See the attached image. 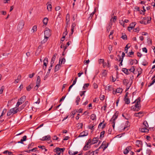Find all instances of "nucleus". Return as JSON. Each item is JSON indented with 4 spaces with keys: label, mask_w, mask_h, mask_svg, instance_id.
<instances>
[{
    "label": "nucleus",
    "mask_w": 155,
    "mask_h": 155,
    "mask_svg": "<svg viewBox=\"0 0 155 155\" xmlns=\"http://www.w3.org/2000/svg\"><path fill=\"white\" fill-rule=\"evenodd\" d=\"M28 101H25V103L24 104H22L21 106V107L19 108L21 109V110H22V109H23L24 108V107H25V106L27 105L28 104Z\"/></svg>",
    "instance_id": "dca6fc26"
},
{
    "label": "nucleus",
    "mask_w": 155,
    "mask_h": 155,
    "mask_svg": "<svg viewBox=\"0 0 155 155\" xmlns=\"http://www.w3.org/2000/svg\"><path fill=\"white\" fill-rule=\"evenodd\" d=\"M90 148V145H87V144H86L83 148V150H87Z\"/></svg>",
    "instance_id": "412c9836"
},
{
    "label": "nucleus",
    "mask_w": 155,
    "mask_h": 155,
    "mask_svg": "<svg viewBox=\"0 0 155 155\" xmlns=\"http://www.w3.org/2000/svg\"><path fill=\"white\" fill-rule=\"evenodd\" d=\"M32 85L31 84H30L28 87H26V89L27 91H29L32 88Z\"/></svg>",
    "instance_id": "e433bc0d"
},
{
    "label": "nucleus",
    "mask_w": 155,
    "mask_h": 155,
    "mask_svg": "<svg viewBox=\"0 0 155 155\" xmlns=\"http://www.w3.org/2000/svg\"><path fill=\"white\" fill-rule=\"evenodd\" d=\"M60 67L61 66L60 64H57L55 67L54 70L55 72H56L58 71L60 69Z\"/></svg>",
    "instance_id": "a211bd4d"
},
{
    "label": "nucleus",
    "mask_w": 155,
    "mask_h": 155,
    "mask_svg": "<svg viewBox=\"0 0 155 155\" xmlns=\"http://www.w3.org/2000/svg\"><path fill=\"white\" fill-rule=\"evenodd\" d=\"M48 39H44L43 41H42L41 42V44L42 45L43 44H44L48 40Z\"/></svg>",
    "instance_id": "de8ad7c7"
},
{
    "label": "nucleus",
    "mask_w": 155,
    "mask_h": 155,
    "mask_svg": "<svg viewBox=\"0 0 155 155\" xmlns=\"http://www.w3.org/2000/svg\"><path fill=\"white\" fill-rule=\"evenodd\" d=\"M105 96L104 95H102L100 97V99L101 101H103L104 99Z\"/></svg>",
    "instance_id": "bf43d9fd"
},
{
    "label": "nucleus",
    "mask_w": 155,
    "mask_h": 155,
    "mask_svg": "<svg viewBox=\"0 0 155 155\" xmlns=\"http://www.w3.org/2000/svg\"><path fill=\"white\" fill-rule=\"evenodd\" d=\"M125 54L124 53V52H123L122 53V54L121 58V56H120L119 55H118L117 56L118 57H119L120 59L122 60V59H123V58H124V57L125 56Z\"/></svg>",
    "instance_id": "2f4dec72"
},
{
    "label": "nucleus",
    "mask_w": 155,
    "mask_h": 155,
    "mask_svg": "<svg viewBox=\"0 0 155 155\" xmlns=\"http://www.w3.org/2000/svg\"><path fill=\"white\" fill-rule=\"evenodd\" d=\"M143 124L145 126V127H148V125L146 121H144L143 123Z\"/></svg>",
    "instance_id": "79ce46f5"
},
{
    "label": "nucleus",
    "mask_w": 155,
    "mask_h": 155,
    "mask_svg": "<svg viewBox=\"0 0 155 155\" xmlns=\"http://www.w3.org/2000/svg\"><path fill=\"white\" fill-rule=\"evenodd\" d=\"M6 111H7V110L6 109H4L2 113V114L1 115V116H2L4 115L5 114V113L6 112Z\"/></svg>",
    "instance_id": "09e8293b"
},
{
    "label": "nucleus",
    "mask_w": 155,
    "mask_h": 155,
    "mask_svg": "<svg viewBox=\"0 0 155 155\" xmlns=\"http://www.w3.org/2000/svg\"><path fill=\"white\" fill-rule=\"evenodd\" d=\"M21 78V76L20 75H19L17 77V79L15 80V83H18V81L20 80Z\"/></svg>",
    "instance_id": "c85d7f7f"
},
{
    "label": "nucleus",
    "mask_w": 155,
    "mask_h": 155,
    "mask_svg": "<svg viewBox=\"0 0 155 155\" xmlns=\"http://www.w3.org/2000/svg\"><path fill=\"white\" fill-rule=\"evenodd\" d=\"M123 91V89L122 88L119 87L117 88L116 90V92H117V93H121Z\"/></svg>",
    "instance_id": "393cba45"
},
{
    "label": "nucleus",
    "mask_w": 155,
    "mask_h": 155,
    "mask_svg": "<svg viewBox=\"0 0 155 155\" xmlns=\"http://www.w3.org/2000/svg\"><path fill=\"white\" fill-rule=\"evenodd\" d=\"M94 152L91 150L87 151L84 153V155H94Z\"/></svg>",
    "instance_id": "ddd939ff"
},
{
    "label": "nucleus",
    "mask_w": 155,
    "mask_h": 155,
    "mask_svg": "<svg viewBox=\"0 0 155 155\" xmlns=\"http://www.w3.org/2000/svg\"><path fill=\"white\" fill-rule=\"evenodd\" d=\"M37 27L36 25H34L33 27L32 30L33 31V32H34L35 31H37Z\"/></svg>",
    "instance_id": "c03bdc74"
},
{
    "label": "nucleus",
    "mask_w": 155,
    "mask_h": 155,
    "mask_svg": "<svg viewBox=\"0 0 155 155\" xmlns=\"http://www.w3.org/2000/svg\"><path fill=\"white\" fill-rule=\"evenodd\" d=\"M131 146H129L126 147L125 150L124 151V153L126 154L128 153L129 152V150H130L131 149Z\"/></svg>",
    "instance_id": "1a4fd4ad"
},
{
    "label": "nucleus",
    "mask_w": 155,
    "mask_h": 155,
    "mask_svg": "<svg viewBox=\"0 0 155 155\" xmlns=\"http://www.w3.org/2000/svg\"><path fill=\"white\" fill-rule=\"evenodd\" d=\"M52 8V7L51 4H48L47 7V8L48 10L51 11Z\"/></svg>",
    "instance_id": "7c9ffc66"
},
{
    "label": "nucleus",
    "mask_w": 155,
    "mask_h": 155,
    "mask_svg": "<svg viewBox=\"0 0 155 155\" xmlns=\"http://www.w3.org/2000/svg\"><path fill=\"white\" fill-rule=\"evenodd\" d=\"M25 22L23 20L20 21L18 24L17 27L18 30V31H20L24 27Z\"/></svg>",
    "instance_id": "f257e3e1"
},
{
    "label": "nucleus",
    "mask_w": 155,
    "mask_h": 155,
    "mask_svg": "<svg viewBox=\"0 0 155 155\" xmlns=\"http://www.w3.org/2000/svg\"><path fill=\"white\" fill-rule=\"evenodd\" d=\"M88 134L87 132L86 133L85 131H83L78 136V137H84L87 135Z\"/></svg>",
    "instance_id": "0eeeda50"
},
{
    "label": "nucleus",
    "mask_w": 155,
    "mask_h": 155,
    "mask_svg": "<svg viewBox=\"0 0 155 155\" xmlns=\"http://www.w3.org/2000/svg\"><path fill=\"white\" fill-rule=\"evenodd\" d=\"M128 45L129 44H127L125 48L124 51L126 53L127 52L128 49L130 47V46H129Z\"/></svg>",
    "instance_id": "72a5a7b5"
},
{
    "label": "nucleus",
    "mask_w": 155,
    "mask_h": 155,
    "mask_svg": "<svg viewBox=\"0 0 155 155\" xmlns=\"http://www.w3.org/2000/svg\"><path fill=\"white\" fill-rule=\"evenodd\" d=\"M129 71H130L131 72H132L134 73V72L135 71V69L134 66H132L131 68L129 69Z\"/></svg>",
    "instance_id": "49530a36"
},
{
    "label": "nucleus",
    "mask_w": 155,
    "mask_h": 155,
    "mask_svg": "<svg viewBox=\"0 0 155 155\" xmlns=\"http://www.w3.org/2000/svg\"><path fill=\"white\" fill-rule=\"evenodd\" d=\"M49 74L48 73H47L46 75L44 77V80H45L48 77V76L49 75Z\"/></svg>",
    "instance_id": "4d7b16f0"
},
{
    "label": "nucleus",
    "mask_w": 155,
    "mask_h": 155,
    "mask_svg": "<svg viewBox=\"0 0 155 155\" xmlns=\"http://www.w3.org/2000/svg\"><path fill=\"white\" fill-rule=\"evenodd\" d=\"M70 15L69 14H67L66 16V21H68V22H69L70 21Z\"/></svg>",
    "instance_id": "58836bf2"
},
{
    "label": "nucleus",
    "mask_w": 155,
    "mask_h": 155,
    "mask_svg": "<svg viewBox=\"0 0 155 155\" xmlns=\"http://www.w3.org/2000/svg\"><path fill=\"white\" fill-rule=\"evenodd\" d=\"M112 25V22H110L109 23V26L107 27V28H108L109 29H110Z\"/></svg>",
    "instance_id": "6e6d98bb"
},
{
    "label": "nucleus",
    "mask_w": 155,
    "mask_h": 155,
    "mask_svg": "<svg viewBox=\"0 0 155 155\" xmlns=\"http://www.w3.org/2000/svg\"><path fill=\"white\" fill-rule=\"evenodd\" d=\"M131 110H133L134 111H138V109H136L135 107H133V106L131 107Z\"/></svg>",
    "instance_id": "5fc2aeb1"
},
{
    "label": "nucleus",
    "mask_w": 155,
    "mask_h": 155,
    "mask_svg": "<svg viewBox=\"0 0 155 155\" xmlns=\"http://www.w3.org/2000/svg\"><path fill=\"white\" fill-rule=\"evenodd\" d=\"M55 58L52 57V58H51V64H53L54 63V61L55 60Z\"/></svg>",
    "instance_id": "a18cd8bd"
},
{
    "label": "nucleus",
    "mask_w": 155,
    "mask_h": 155,
    "mask_svg": "<svg viewBox=\"0 0 155 155\" xmlns=\"http://www.w3.org/2000/svg\"><path fill=\"white\" fill-rule=\"evenodd\" d=\"M109 145V143H107L106 141H104L101 144V145L99 147L98 149H100L101 148H103V150H104Z\"/></svg>",
    "instance_id": "39448f33"
},
{
    "label": "nucleus",
    "mask_w": 155,
    "mask_h": 155,
    "mask_svg": "<svg viewBox=\"0 0 155 155\" xmlns=\"http://www.w3.org/2000/svg\"><path fill=\"white\" fill-rule=\"evenodd\" d=\"M44 37L45 39H48L50 36L51 34L49 29L45 30L44 31Z\"/></svg>",
    "instance_id": "7ed1b4c3"
},
{
    "label": "nucleus",
    "mask_w": 155,
    "mask_h": 155,
    "mask_svg": "<svg viewBox=\"0 0 155 155\" xmlns=\"http://www.w3.org/2000/svg\"><path fill=\"white\" fill-rule=\"evenodd\" d=\"M48 21V18H45L43 20V23L44 24L46 25L47 24Z\"/></svg>",
    "instance_id": "bb28decb"
},
{
    "label": "nucleus",
    "mask_w": 155,
    "mask_h": 155,
    "mask_svg": "<svg viewBox=\"0 0 155 155\" xmlns=\"http://www.w3.org/2000/svg\"><path fill=\"white\" fill-rule=\"evenodd\" d=\"M39 86H40L36 84V86L34 87V90H37Z\"/></svg>",
    "instance_id": "680f3d73"
},
{
    "label": "nucleus",
    "mask_w": 155,
    "mask_h": 155,
    "mask_svg": "<svg viewBox=\"0 0 155 155\" xmlns=\"http://www.w3.org/2000/svg\"><path fill=\"white\" fill-rule=\"evenodd\" d=\"M134 107H135L136 108V109L137 108V109H138L139 110L140 109L141 106H140V105H139L138 104H137L136 103L135 106Z\"/></svg>",
    "instance_id": "473e14b6"
},
{
    "label": "nucleus",
    "mask_w": 155,
    "mask_h": 155,
    "mask_svg": "<svg viewBox=\"0 0 155 155\" xmlns=\"http://www.w3.org/2000/svg\"><path fill=\"white\" fill-rule=\"evenodd\" d=\"M3 89H4V86H2L1 88V89L0 90V94H2V93L3 91Z\"/></svg>",
    "instance_id": "052dcab7"
},
{
    "label": "nucleus",
    "mask_w": 155,
    "mask_h": 155,
    "mask_svg": "<svg viewBox=\"0 0 155 155\" xmlns=\"http://www.w3.org/2000/svg\"><path fill=\"white\" fill-rule=\"evenodd\" d=\"M65 148H60L59 147H56L54 149V151L56 152L58 155H60L61 152H63L65 150Z\"/></svg>",
    "instance_id": "20e7f679"
},
{
    "label": "nucleus",
    "mask_w": 155,
    "mask_h": 155,
    "mask_svg": "<svg viewBox=\"0 0 155 155\" xmlns=\"http://www.w3.org/2000/svg\"><path fill=\"white\" fill-rule=\"evenodd\" d=\"M118 115L116 114V113L114 114L113 116L112 117L110 120V121L112 122L111 124L112 125V126L113 127L114 129L115 126V120L117 118Z\"/></svg>",
    "instance_id": "f03ea898"
},
{
    "label": "nucleus",
    "mask_w": 155,
    "mask_h": 155,
    "mask_svg": "<svg viewBox=\"0 0 155 155\" xmlns=\"http://www.w3.org/2000/svg\"><path fill=\"white\" fill-rule=\"evenodd\" d=\"M77 77H76L75 78V79L74 80V81L73 82V84H72L73 85H74L76 84V81H77Z\"/></svg>",
    "instance_id": "338daca9"
},
{
    "label": "nucleus",
    "mask_w": 155,
    "mask_h": 155,
    "mask_svg": "<svg viewBox=\"0 0 155 155\" xmlns=\"http://www.w3.org/2000/svg\"><path fill=\"white\" fill-rule=\"evenodd\" d=\"M96 117L95 114H92L91 116V119L92 120H94L96 119Z\"/></svg>",
    "instance_id": "5701e85b"
},
{
    "label": "nucleus",
    "mask_w": 155,
    "mask_h": 155,
    "mask_svg": "<svg viewBox=\"0 0 155 155\" xmlns=\"http://www.w3.org/2000/svg\"><path fill=\"white\" fill-rule=\"evenodd\" d=\"M80 98L79 96H77L76 98V100L75 101L77 105H78L79 102L80 101Z\"/></svg>",
    "instance_id": "a878e982"
},
{
    "label": "nucleus",
    "mask_w": 155,
    "mask_h": 155,
    "mask_svg": "<svg viewBox=\"0 0 155 155\" xmlns=\"http://www.w3.org/2000/svg\"><path fill=\"white\" fill-rule=\"evenodd\" d=\"M121 38L123 39H127V36L125 34H122V36L121 37Z\"/></svg>",
    "instance_id": "37998d69"
},
{
    "label": "nucleus",
    "mask_w": 155,
    "mask_h": 155,
    "mask_svg": "<svg viewBox=\"0 0 155 155\" xmlns=\"http://www.w3.org/2000/svg\"><path fill=\"white\" fill-rule=\"evenodd\" d=\"M155 82V78L154 79L153 81H152L151 83L150 84H149L148 85V86L150 87L152 84H153Z\"/></svg>",
    "instance_id": "3c124183"
},
{
    "label": "nucleus",
    "mask_w": 155,
    "mask_h": 155,
    "mask_svg": "<svg viewBox=\"0 0 155 155\" xmlns=\"http://www.w3.org/2000/svg\"><path fill=\"white\" fill-rule=\"evenodd\" d=\"M124 100L126 104H128L130 103V100L128 98H124Z\"/></svg>",
    "instance_id": "c9c22d12"
},
{
    "label": "nucleus",
    "mask_w": 155,
    "mask_h": 155,
    "mask_svg": "<svg viewBox=\"0 0 155 155\" xmlns=\"http://www.w3.org/2000/svg\"><path fill=\"white\" fill-rule=\"evenodd\" d=\"M136 23L135 22H132L131 23L130 25V27H132V28H133L135 26Z\"/></svg>",
    "instance_id": "a19ab883"
},
{
    "label": "nucleus",
    "mask_w": 155,
    "mask_h": 155,
    "mask_svg": "<svg viewBox=\"0 0 155 155\" xmlns=\"http://www.w3.org/2000/svg\"><path fill=\"white\" fill-rule=\"evenodd\" d=\"M148 131V129L146 128H142L141 129V131L142 132H147Z\"/></svg>",
    "instance_id": "4be33fe9"
},
{
    "label": "nucleus",
    "mask_w": 155,
    "mask_h": 155,
    "mask_svg": "<svg viewBox=\"0 0 155 155\" xmlns=\"http://www.w3.org/2000/svg\"><path fill=\"white\" fill-rule=\"evenodd\" d=\"M143 51L147 53V50L146 47H144L142 48Z\"/></svg>",
    "instance_id": "13d9d810"
},
{
    "label": "nucleus",
    "mask_w": 155,
    "mask_h": 155,
    "mask_svg": "<svg viewBox=\"0 0 155 155\" xmlns=\"http://www.w3.org/2000/svg\"><path fill=\"white\" fill-rule=\"evenodd\" d=\"M26 97L25 96H23L20 99H18L23 103L26 100Z\"/></svg>",
    "instance_id": "aec40b11"
},
{
    "label": "nucleus",
    "mask_w": 155,
    "mask_h": 155,
    "mask_svg": "<svg viewBox=\"0 0 155 155\" xmlns=\"http://www.w3.org/2000/svg\"><path fill=\"white\" fill-rule=\"evenodd\" d=\"M51 139L50 136V135H47L46 136L42 138V140H49Z\"/></svg>",
    "instance_id": "9b49d317"
},
{
    "label": "nucleus",
    "mask_w": 155,
    "mask_h": 155,
    "mask_svg": "<svg viewBox=\"0 0 155 155\" xmlns=\"http://www.w3.org/2000/svg\"><path fill=\"white\" fill-rule=\"evenodd\" d=\"M48 62V58H45L44 61V65L45 67H47Z\"/></svg>",
    "instance_id": "6ab92c4d"
},
{
    "label": "nucleus",
    "mask_w": 155,
    "mask_h": 155,
    "mask_svg": "<svg viewBox=\"0 0 155 155\" xmlns=\"http://www.w3.org/2000/svg\"><path fill=\"white\" fill-rule=\"evenodd\" d=\"M90 143H91H91H92V141L91 139H90L88 140V142L86 143V144H87V145H88Z\"/></svg>",
    "instance_id": "8fccbe9b"
},
{
    "label": "nucleus",
    "mask_w": 155,
    "mask_h": 155,
    "mask_svg": "<svg viewBox=\"0 0 155 155\" xmlns=\"http://www.w3.org/2000/svg\"><path fill=\"white\" fill-rule=\"evenodd\" d=\"M143 114V112L140 111L137 113H135L134 114V116L136 117H142L143 116L142 114Z\"/></svg>",
    "instance_id": "423d86ee"
},
{
    "label": "nucleus",
    "mask_w": 155,
    "mask_h": 155,
    "mask_svg": "<svg viewBox=\"0 0 155 155\" xmlns=\"http://www.w3.org/2000/svg\"><path fill=\"white\" fill-rule=\"evenodd\" d=\"M122 71L126 74H128V70L126 68H123L122 69Z\"/></svg>",
    "instance_id": "cd10ccee"
},
{
    "label": "nucleus",
    "mask_w": 155,
    "mask_h": 155,
    "mask_svg": "<svg viewBox=\"0 0 155 155\" xmlns=\"http://www.w3.org/2000/svg\"><path fill=\"white\" fill-rule=\"evenodd\" d=\"M105 133V131H102L101 132L100 136V138L101 139L104 137V135Z\"/></svg>",
    "instance_id": "b1692460"
},
{
    "label": "nucleus",
    "mask_w": 155,
    "mask_h": 155,
    "mask_svg": "<svg viewBox=\"0 0 155 155\" xmlns=\"http://www.w3.org/2000/svg\"><path fill=\"white\" fill-rule=\"evenodd\" d=\"M41 82V79L39 76H38L37 78L36 81V84L40 86Z\"/></svg>",
    "instance_id": "9d476101"
},
{
    "label": "nucleus",
    "mask_w": 155,
    "mask_h": 155,
    "mask_svg": "<svg viewBox=\"0 0 155 155\" xmlns=\"http://www.w3.org/2000/svg\"><path fill=\"white\" fill-rule=\"evenodd\" d=\"M89 84L88 83L85 84H84V85L83 86V88L84 90H85L86 89V88L88 87L89 86Z\"/></svg>",
    "instance_id": "ea45409f"
},
{
    "label": "nucleus",
    "mask_w": 155,
    "mask_h": 155,
    "mask_svg": "<svg viewBox=\"0 0 155 155\" xmlns=\"http://www.w3.org/2000/svg\"><path fill=\"white\" fill-rule=\"evenodd\" d=\"M35 75V73H32V74H30L29 75V77L30 78H32L34 77Z\"/></svg>",
    "instance_id": "864d4df0"
},
{
    "label": "nucleus",
    "mask_w": 155,
    "mask_h": 155,
    "mask_svg": "<svg viewBox=\"0 0 155 155\" xmlns=\"http://www.w3.org/2000/svg\"><path fill=\"white\" fill-rule=\"evenodd\" d=\"M0 12L1 13V14L3 15H5L6 14V12L5 11H1Z\"/></svg>",
    "instance_id": "69168bd1"
},
{
    "label": "nucleus",
    "mask_w": 155,
    "mask_h": 155,
    "mask_svg": "<svg viewBox=\"0 0 155 155\" xmlns=\"http://www.w3.org/2000/svg\"><path fill=\"white\" fill-rule=\"evenodd\" d=\"M18 110V108H16V107L11 109L10 110V111H11L12 113H13L14 114L16 113Z\"/></svg>",
    "instance_id": "6e6552de"
},
{
    "label": "nucleus",
    "mask_w": 155,
    "mask_h": 155,
    "mask_svg": "<svg viewBox=\"0 0 155 155\" xmlns=\"http://www.w3.org/2000/svg\"><path fill=\"white\" fill-rule=\"evenodd\" d=\"M123 83L124 85H126L127 86V85L128 83V80L127 79H125L124 80Z\"/></svg>",
    "instance_id": "f704fd0d"
},
{
    "label": "nucleus",
    "mask_w": 155,
    "mask_h": 155,
    "mask_svg": "<svg viewBox=\"0 0 155 155\" xmlns=\"http://www.w3.org/2000/svg\"><path fill=\"white\" fill-rule=\"evenodd\" d=\"M140 97H138V98L134 102H133L132 103H134V102H136L137 104L140 105Z\"/></svg>",
    "instance_id": "f3484780"
},
{
    "label": "nucleus",
    "mask_w": 155,
    "mask_h": 155,
    "mask_svg": "<svg viewBox=\"0 0 155 155\" xmlns=\"http://www.w3.org/2000/svg\"><path fill=\"white\" fill-rule=\"evenodd\" d=\"M139 30H140L139 28H138L135 29L134 30V32H138Z\"/></svg>",
    "instance_id": "e2e57ef3"
},
{
    "label": "nucleus",
    "mask_w": 155,
    "mask_h": 155,
    "mask_svg": "<svg viewBox=\"0 0 155 155\" xmlns=\"http://www.w3.org/2000/svg\"><path fill=\"white\" fill-rule=\"evenodd\" d=\"M98 140V137H94L93 138L92 141V143L91 144H94L97 143Z\"/></svg>",
    "instance_id": "2eb2a0df"
},
{
    "label": "nucleus",
    "mask_w": 155,
    "mask_h": 155,
    "mask_svg": "<svg viewBox=\"0 0 155 155\" xmlns=\"http://www.w3.org/2000/svg\"><path fill=\"white\" fill-rule=\"evenodd\" d=\"M136 145L138 147H140V145L142 144V142L140 140H137L136 142Z\"/></svg>",
    "instance_id": "c756f323"
},
{
    "label": "nucleus",
    "mask_w": 155,
    "mask_h": 155,
    "mask_svg": "<svg viewBox=\"0 0 155 155\" xmlns=\"http://www.w3.org/2000/svg\"><path fill=\"white\" fill-rule=\"evenodd\" d=\"M65 62V59L64 58H60L59 59V64H64Z\"/></svg>",
    "instance_id": "4468645a"
},
{
    "label": "nucleus",
    "mask_w": 155,
    "mask_h": 155,
    "mask_svg": "<svg viewBox=\"0 0 155 155\" xmlns=\"http://www.w3.org/2000/svg\"><path fill=\"white\" fill-rule=\"evenodd\" d=\"M151 152V150H150V149H148L147 150V153L149 155H150Z\"/></svg>",
    "instance_id": "774afa93"
},
{
    "label": "nucleus",
    "mask_w": 155,
    "mask_h": 155,
    "mask_svg": "<svg viewBox=\"0 0 155 155\" xmlns=\"http://www.w3.org/2000/svg\"><path fill=\"white\" fill-rule=\"evenodd\" d=\"M86 92V91H81L80 92V95L81 96H82L83 95H84L85 93Z\"/></svg>",
    "instance_id": "603ef678"
},
{
    "label": "nucleus",
    "mask_w": 155,
    "mask_h": 155,
    "mask_svg": "<svg viewBox=\"0 0 155 155\" xmlns=\"http://www.w3.org/2000/svg\"><path fill=\"white\" fill-rule=\"evenodd\" d=\"M90 62V61L89 59L87 60H85L84 61V63L85 64H88Z\"/></svg>",
    "instance_id": "0e129e2a"
},
{
    "label": "nucleus",
    "mask_w": 155,
    "mask_h": 155,
    "mask_svg": "<svg viewBox=\"0 0 155 155\" xmlns=\"http://www.w3.org/2000/svg\"><path fill=\"white\" fill-rule=\"evenodd\" d=\"M22 103V102L21 101H19V100H18V102H17V103L16 105V107H18L19 106L21 105V104Z\"/></svg>",
    "instance_id": "4c0bfd02"
},
{
    "label": "nucleus",
    "mask_w": 155,
    "mask_h": 155,
    "mask_svg": "<svg viewBox=\"0 0 155 155\" xmlns=\"http://www.w3.org/2000/svg\"><path fill=\"white\" fill-rule=\"evenodd\" d=\"M138 62L137 61L136 59H131L130 60V65H132L134 63L137 64Z\"/></svg>",
    "instance_id": "f8f14e48"
}]
</instances>
